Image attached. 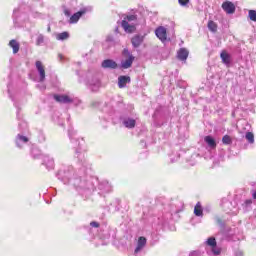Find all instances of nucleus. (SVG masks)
I'll return each mask as SVG.
<instances>
[{
	"label": "nucleus",
	"mask_w": 256,
	"mask_h": 256,
	"mask_svg": "<svg viewBox=\"0 0 256 256\" xmlns=\"http://www.w3.org/2000/svg\"><path fill=\"white\" fill-rule=\"evenodd\" d=\"M208 29L211 31V33H217V23H215L213 20L208 21Z\"/></svg>",
	"instance_id": "obj_16"
},
{
	"label": "nucleus",
	"mask_w": 256,
	"mask_h": 256,
	"mask_svg": "<svg viewBox=\"0 0 256 256\" xmlns=\"http://www.w3.org/2000/svg\"><path fill=\"white\" fill-rule=\"evenodd\" d=\"M125 21H127L128 23L131 21H137V15H128L124 18Z\"/></svg>",
	"instance_id": "obj_24"
},
{
	"label": "nucleus",
	"mask_w": 256,
	"mask_h": 256,
	"mask_svg": "<svg viewBox=\"0 0 256 256\" xmlns=\"http://www.w3.org/2000/svg\"><path fill=\"white\" fill-rule=\"evenodd\" d=\"M45 41V38L43 37L42 34H40L36 40V45H42V43Z\"/></svg>",
	"instance_id": "obj_25"
},
{
	"label": "nucleus",
	"mask_w": 256,
	"mask_h": 256,
	"mask_svg": "<svg viewBox=\"0 0 256 256\" xmlns=\"http://www.w3.org/2000/svg\"><path fill=\"white\" fill-rule=\"evenodd\" d=\"M137 245H138V247H142V249H143V247H145V245H147V238H145L143 236L139 237Z\"/></svg>",
	"instance_id": "obj_20"
},
{
	"label": "nucleus",
	"mask_w": 256,
	"mask_h": 256,
	"mask_svg": "<svg viewBox=\"0 0 256 256\" xmlns=\"http://www.w3.org/2000/svg\"><path fill=\"white\" fill-rule=\"evenodd\" d=\"M9 47H11L13 49L14 55L19 53L20 45L17 42V40H15V39L10 40Z\"/></svg>",
	"instance_id": "obj_14"
},
{
	"label": "nucleus",
	"mask_w": 256,
	"mask_h": 256,
	"mask_svg": "<svg viewBox=\"0 0 256 256\" xmlns=\"http://www.w3.org/2000/svg\"><path fill=\"white\" fill-rule=\"evenodd\" d=\"M248 17L250 21H254V23H256V10H249Z\"/></svg>",
	"instance_id": "obj_22"
},
{
	"label": "nucleus",
	"mask_w": 256,
	"mask_h": 256,
	"mask_svg": "<svg viewBox=\"0 0 256 256\" xmlns=\"http://www.w3.org/2000/svg\"><path fill=\"white\" fill-rule=\"evenodd\" d=\"M245 137L248 143H251V144L255 143V135L253 134V132H247Z\"/></svg>",
	"instance_id": "obj_19"
},
{
	"label": "nucleus",
	"mask_w": 256,
	"mask_h": 256,
	"mask_svg": "<svg viewBox=\"0 0 256 256\" xmlns=\"http://www.w3.org/2000/svg\"><path fill=\"white\" fill-rule=\"evenodd\" d=\"M64 15H66V17H70L71 12L68 9H66V10H64Z\"/></svg>",
	"instance_id": "obj_31"
},
{
	"label": "nucleus",
	"mask_w": 256,
	"mask_h": 256,
	"mask_svg": "<svg viewBox=\"0 0 256 256\" xmlns=\"http://www.w3.org/2000/svg\"><path fill=\"white\" fill-rule=\"evenodd\" d=\"M90 226L94 227L95 229H99V227H100L99 222H95V221L91 222Z\"/></svg>",
	"instance_id": "obj_29"
},
{
	"label": "nucleus",
	"mask_w": 256,
	"mask_h": 256,
	"mask_svg": "<svg viewBox=\"0 0 256 256\" xmlns=\"http://www.w3.org/2000/svg\"><path fill=\"white\" fill-rule=\"evenodd\" d=\"M125 127L128 129H133L136 125L135 119H128L124 121Z\"/></svg>",
	"instance_id": "obj_18"
},
{
	"label": "nucleus",
	"mask_w": 256,
	"mask_h": 256,
	"mask_svg": "<svg viewBox=\"0 0 256 256\" xmlns=\"http://www.w3.org/2000/svg\"><path fill=\"white\" fill-rule=\"evenodd\" d=\"M19 141H23V143H29V138L27 136L18 135Z\"/></svg>",
	"instance_id": "obj_26"
},
{
	"label": "nucleus",
	"mask_w": 256,
	"mask_h": 256,
	"mask_svg": "<svg viewBox=\"0 0 256 256\" xmlns=\"http://www.w3.org/2000/svg\"><path fill=\"white\" fill-rule=\"evenodd\" d=\"M187 57H189V50L187 48H180L177 52V58L180 61H187Z\"/></svg>",
	"instance_id": "obj_11"
},
{
	"label": "nucleus",
	"mask_w": 256,
	"mask_h": 256,
	"mask_svg": "<svg viewBox=\"0 0 256 256\" xmlns=\"http://www.w3.org/2000/svg\"><path fill=\"white\" fill-rule=\"evenodd\" d=\"M220 57L222 59V63L225 65H229V63H231V56L227 53V51L223 50L220 54Z\"/></svg>",
	"instance_id": "obj_12"
},
{
	"label": "nucleus",
	"mask_w": 256,
	"mask_h": 256,
	"mask_svg": "<svg viewBox=\"0 0 256 256\" xmlns=\"http://www.w3.org/2000/svg\"><path fill=\"white\" fill-rule=\"evenodd\" d=\"M179 5H182V7H185V5L189 4V0H178Z\"/></svg>",
	"instance_id": "obj_28"
},
{
	"label": "nucleus",
	"mask_w": 256,
	"mask_h": 256,
	"mask_svg": "<svg viewBox=\"0 0 256 256\" xmlns=\"http://www.w3.org/2000/svg\"><path fill=\"white\" fill-rule=\"evenodd\" d=\"M48 31H51V28H50V27L48 28Z\"/></svg>",
	"instance_id": "obj_36"
},
{
	"label": "nucleus",
	"mask_w": 256,
	"mask_h": 256,
	"mask_svg": "<svg viewBox=\"0 0 256 256\" xmlns=\"http://www.w3.org/2000/svg\"><path fill=\"white\" fill-rule=\"evenodd\" d=\"M239 255H240V256H243V252H239Z\"/></svg>",
	"instance_id": "obj_35"
},
{
	"label": "nucleus",
	"mask_w": 256,
	"mask_h": 256,
	"mask_svg": "<svg viewBox=\"0 0 256 256\" xmlns=\"http://www.w3.org/2000/svg\"><path fill=\"white\" fill-rule=\"evenodd\" d=\"M69 37V32H62L56 35L57 41H65Z\"/></svg>",
	"instance_id": "obj_17"
},
{
	"label": "nucleus",
	"mask_w": 256,
	"mask_h": 256,
	"mask_svg": "<svg viewBox=\"0 0 256 256\" xmlns=\"http://www.w3.org/2000/svg\"><path fill=\"white\" fill-rule=\"evenodd\" d=\"M101 67L103 69H117L119 65L114 60L106 59L102 62Z\"/></svg>",
	"instance_id": "obj_4"
},
{
	"label": "nucleus",
	"mask_w": 256,
	"mask_h": 256,
	"mask_svg": "<svg viewBox=\"0 0 256 256\" xmlns=\"http://www.w3.org/2000/svg\"><path fill=\"white\" fill-rule=\"evenodd\" d=\"M141 249H143L141 246L136 247V249L134 250V253H139V251H141Z\"/></svg>",
	"instance_id": "obj_32"
},
{
	"label": "nucleus",
	"mask_w": 256,
	"mask_h": 256,
	"mask_svg": "<svg viewBox=\"0 0 256 256\" xmlns=\"http://www.w3.org/2000/svg\"><path fill=\"white\" fill-rule=\"evenodd\" d=\"M222 143L224 145H231V143H233V141L231 140V136L224 135L223 138H222Z\"/></svg>",
	"instance_id": "obj_21"
},
{
	"label": "nucleus",
	"mask_w": 256,
	"mask_h": 256,
	"mask_svg": "<svg viewBox=\"0 0 256 256\" xmlns=\"http://www.w3.org/2000/svg\"><path fill=\"white\" fill-rule=\"evenodd\" d=\"M207 245H209L210 247H217V240H215V238L210 237L207 240Z\"/></svg>",
	"instance_id": "obj_23"
},
{
	"label": "nucleus",
	"mask_w": 256,
	"mask_h": 256,
	"mask_svg": "<svg viewBox=\"0 0 256 256\" xmlns=\"http://www.w3.org/2000/svg\"><path fill=\"white\" fill-rule=\"evenodd\" d=\"M59 57H60V59H63V55L60 54Z\"/></svg>",
	"instance_id": "obj_34"
},
{
	"label": "nucleus",
	"mask_w": 256,
	"mask_h": 256,
	"mask_svg": "<svg viewBox=\"0 0 256 256\" xmlns=\"http://www.w3.org/2000/svg\"><path fill=\"white\" fill-rule=\"evenodd\" d=\"M155 34L160 39V41H167V29L165 27L160 26L155 30Z\"/></svg>",
	"instance_id": "obj_3"
},
{
	"label": "nucleus",
	"mask_w": 256,
	"mask_h": 256,
	"mask_svg": "<svg viewBox=\"0 0 256 256\" xmlns=\"http://www.w3.org/2000/svg\"><path fill=\"white\" fill-rule=\"evenodd\" d=\"M212 252L215 254V255H221V249L220 248H217L216 247H212Z\"/></svg>",
	"instance_id": "obj_27"
},
{
	"label": "nucleus",
	"mask_w": 256,
	"mask_h": 256,
	"mask_svg": "<svg viewBox=\"0 0 256 256\" xmlns=\"http://www.w3.org/2000/svg\"><path fill=\"white\" fill-rule=\"evenodd\" d=\"M36 69L40 75V81H45V66L42 61H36Z\"/></svg>",
	"instance_id": "obj_10"
},
{
	"label": "nucleus",
	"mask_w": 256,
	"mask_h": 256,
	"mask_svg": "<svg viewBox=\"0 0 256 256\" xmlns=\"http://www.w3.org/2000/svg\"><path fill=\"white\" fill-rule=\"evenodd\" d=\"M123 56L126 58V60H123L121 62V68L122 69H131L133 66V61H135V56L129 52V49L125 48L122 51Z\"/></svg>",
	"instance_id": "obj_1"
},
{
	"label": "nucleus",
	"mask_w": 256,
	"mask_h": 256,
	"mask_svg": "<svg viewBox=\"0 0 256 256\" xmlns=\"http://www.w3.org/2000/svg\"><path fill=\"white\" fill-rule=\"evenodd\" d=\"M245 205L248 206V205H252L253 204V200L251 199H248V200H245Z\"/></svg>",
	"instance_id": "obj_30"
},
{
	"label": "nucleus",
	"mask_w": 256,
	"mask_h": 256,
	"mask_svg": "<svg viewBox=\"0 0 256 256\" xmlns=\"http://www.w3.org/2000/svg\"><path fill=\"white\" fill-rule=\"evenodd\" d=\"M127 83H131L130 76H119L118 77V87L119 89H125L127 87Z\"/></svg>",
	"instance_id": "obj_8"
},
{
	"label": "nucleus",
	"mask_w": 256,
	"mask_h": 256,
	"mask_svg": "<svg viewBox=\"0 0 256 256\" xmlns=\"http://www.w3.org/2000/svg\"><path fill=\"white\" fill-rule=\"evenodd\" d=\"M121 25L126 33H135V31H137V27H135V25L129 24L127 20H122Z\"/></svg>",
	"instance_id": "obj_6"
},
{
	"label": "nucleus",
	"mask_w": 256,
	"mask_h": 256,
	"mask_svg": "<svg viewBox=\"0 0 256 256\" xmlns=\"http://www.w3.org/2000/svg\"><path fill=\"white\" fill-rule=\"evenodd\" d=\"M252 198H253V199H256V191L253 192Z\"/></svg>",
	"instance_id": "obj_33"
},
{
	"label": "nucleus",
	"mask_w": 256,
	"mask_h": 256,
	"mask_svg": "<svg viewBox=\"0 0 256 256\" xmlns=\"http://www.w3.org/2000/svg\"><path fill=\"white\" fill-rule=\"evenodd\" d=\"M85 13H87V10H80L76 13H74L71 17H70V20H69V23L70 24H75L77 23L81 17H83V15H85Z\"/></svg>",
	"instance_id": "obj_5"
},
{
	"label": "nucleus",
	"mask_w": 256,
	"mask_h": 256,
	"mask_svg": "<svg viewBox=\"0 0 256 256\" xmlns=\"http://www.w3.org/2000/svg\"><path fill=\"white\" fill-rule=\"evenodd\" d=\"M204 141H205V143H207V145H208L209 147H211L212 149H215V147H217V143L215 142V139H214L213 137H211V136H206V137L204 138Z\"/></svg>",
	"instance_id": "obj_15"
},
{
	"label": "nucleus",
	"mask_w": 256,
	"mask_h": 256,
	"mask_svg": "<svg viewBox=\"0 0 256 256\" xmlns=\"http://www.w3.org/2000/svg\"><path fill=\"white\" fill-rule=\"evenodd\" d=\"M143 41H145V37L141 35H135L131 39V43L135 49H137V47H141Z\"/></svg>",
	"instance_id": "obj_7"
},
{
	"label": "nucleus",
	"mask_w": 256,
	"mask_h": 256,
	"mask_svg": "<svg viewBox=\"0 0 256 256\" xmlns=\"http://www.w3.org/2000/svg\"><path fill=\"white\" fill-rule=\"evenodd\" d=\"M222 9L227 15H233L236 11L235 4L231 1H225L222 3Z\"/></svg>",
	"instance_id": "obj_2"
},
{
	"label": "nucleus",
	"mask_w": 256,
	"mask_h": 256,
	"mask_svg": "<svg viewBox=\"0 0 256 256\" xmlns=\"http://www.w3.org/2000/svg\"><path fill=\"white\" fill-rule=\"evenodd\" d=\"M194 215L196 217H203V206H201V202H197L194 207Z\"/></svg>",
	"instance_id": "obj_13"
},
{
	"label": "nucleus",
	"mask_w": 256,
	"mask_h": 256,
	"mask_svg": "<svg viewBox=\"0 0 256 256\" xmlns=\"http://www.w3.org/2000/svg\"><path fill=\"white\" fill-rule=\"evenodd\" d=\"M55 101L57 103H73V98L69 97V95H54Z\"/></svg>",
	"instance_id": "obj_9"
}]
</instances>
